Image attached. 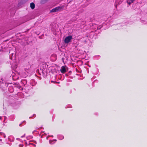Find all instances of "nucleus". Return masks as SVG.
Returning a JSON list of instances; mask_svg holds the SVG:
<instances>
[{"instance_id": "obj_16", "label": "nucleus", "mask_w": 147, "mask_h": 147, "mask_svg": "<svg viewBox=\"0 0 147 147\" xmlns=\"http://www.w3.org/2000/svg\"><path fill=\"white\" fill-rule=\"evenodd\" d=\"M54 77L55 78V79H56V76H55Z\"/></svg>"}, {"instance_id": "obj_15", "label": "nucleus", "mask_w": 147, "mask_h": 147, "mask_svg": "<svg viewBox=\"0 0 147 147\" xmlns=\"http://www.w3.org/2000/svg\"><path fill=\"white\" fill-rule=\"evenodd\" d=\"M51 142H52V141L49 140V142H50V144H51Z\"/></svg>"}, {"instance_id": "obj_24", "label": "nucleus", "mask_w": 147, "mask_h": 147, "mask_svg": "<svg viewBox=\"0 0 147 147\" xmlns=\"http://www.w3.org/2000/svg\"><path fill=\"white\" fill-rule=\"evenodd\" d=\"M12 88V87H11L10 88Z\"/></svg>"}, {"instance_id": "obj_10", "label": "nucleus", "mask_w": 147, "mask_h": 147, "mask_svg": "<svg viewBox=\"0 0 147 147\" xmlns=\"http://www.w3.org/2000/svg\"><path fill=\"white\" fill-rule=\"evenodd\" d=\"M33 145L34 146H35V145H34V144H32V143H28V145Z\"/></svg>"}, {"instance_id": "obj_8", "label": "nucleus", "mask_w": 147, "mask_h": 147, "mask_svg": "<svg viewBox=\"0 0 147 147\" xmlns=\"http://www.w3.org/2000/svg\"><path fill=\"white\" fill-rule=\"evenodd\" d=\"M134 1V0H127V2L128 4L130 5Z\"/></svg>"}, {"instance_id": "obj_23", "label": "nucleus", "mask_w": 147, "mask_h": 147, "mask_svg": "<svg viewBox=\"0 0 147 147\" xmlns=\"http://www.w3.org/2000/svg\"><path fill=\"white\" fill-rule=\"evenodd\" d=\"M52 136V137H53V136Z\"/></svg>"}, {"instance_id": "obj_17", "label": "nucleus", "mask_w": 147, "mask_h": 147, "mask_svg": "<svg viewBox=\"0 0 147 147\" xmlns=\"http://www.w3.org/2000/svg\"><path fill=\"white\" fill-rule=\"evenodd\" d=\"M44 1H45V0H42L41 1H42V2Z\"/></svg>"}, {"instance_id": "obj_1", "label": "nucleus", "mask_w": 147, "mask_h": 147, "mask_svg": "<svg viewBox=\"0 0 147 147\" xmlns=\"http://www.w3.org/2000/svg\"><path fill=\"white\" fill-rule=\"evenodd\" d=\"M72 39V36L70 35L66 37L64 40V42L65 43H68Z\"/></svg>"}, {"instance_id": "obj_14", "label": "nucleus", "mask_w": 147, "mask_h": 147, "mask_svg": "<svg viewBox=\"0 0 147 147\" xmlns=\"http://www.w3.org/2000/svg\"><path fill=\"white\" fill-rule=\"evenodd\" d=\"M24 70L26 72H27L28 69L27 68H25Z\"/></svg>"}, {"instance_id": "obj_13", "label": "nucleus", "mask_w": 147, "mask_h": 147, "mask_svg": "<svg viewBox=\"0 0 147 147\" xmlns=\"http://www.w3.org/2000/svg\"><path fill=\"white\" fill-rule=\"evenodd\" d=\"M101 27L99 26L98 27H97V29H100L101 28Z\"/></svg>"}, {"instance_id": "obj_6", "label": "nucleus", "mask_w": 147, "mask_h": 147, "mask_svg": "<svg viewBox=\"0 0 147 147\" xmlns=\"http://www.w3.org/2000/svg\"><path fill=\"white\" fill-rule=\"evenodd\" d=\"M30 84L32 86H34L36 84V83L34 80H32L30 81Z\"/></svg>"}, {"instance_id": "obj_2", "label": "nucleus", "mask_w": 147, "mask_h": 147, "mask_svg": "<svg viewBox=\"0 0 147 147\" xmlns=\"http://www.w3.org/2000/svg\"><path fill=\"white\" fill-rule=\"evenodd\" d=\"M68 70V68L66 66H62L61 68V73L64 74Z\"/></svg>"}, {"instance_id": "obj_21", "label": "nucleus", "mask_w": 147, "mask_h": 147, "mask_svg": "<svg viewBox=\"0 0 147 147\" xmlns=\"http://www.w3.org/2000/svg\"><path fill=\"white\" fill-rule=\"evenodd\" d=\"M54 141H56V140H54Z\"/></svg>"}, {"instance_id": "obj_19", "label": "nucleus", "mask_w": 147, "mask_h": 147, "mask_svg": "<svg viewBox=\"0 0 147 147\" xmlns=\"http://www.w3.org/2000/svg\"><path fill=\"white\" fill-rule=\"evenodd\" d=\"M5 136H4V137L5 138Z\"/></svg>"}, {"instance_id": "obj_4", "label": "nucleus", "mask_w": 147, "mask_h": 147, "mask_svg": "<svg viewBox=\"0 0 147 147\" xmlns=\"http://www.w3.org/2000/svg\"><path fill=\"white\" fill-rule=\"evenodd\" d=\"M62 7H56L54 8L51 11V12H56L59 11Z\"/></svg>"}, {"instance_id": "obj_25", "label": "nucleus", "mask_w": 147, "mask_h": 147, "mask_svg": "<svg viewBox=\"0 0 147 147\" xmlns=\"http://www.w3.org/2000/svg\"><path fill=\"white\" fill-rule=\"evenodd\" d=\"M1 81H0V83H1Z\"/></svg>"}, {"instance_id": "obj_5", "label": "nucleus", "mask_w": 147, "mask_h": 147, "mask_svg": "<svg viewBox=\"0 0 147 147\" xmlns=\"http://www.w3.org/2000/svg\"><path fill=\"white\" fill-rule=\"evenodd\" d=\"M27 0H21L20 2L18 4V6L19 7L22 5H23L25 3L27 2Z\"/></svg>"}, {"instance_id": "obj_22", "label": "nucleus", "mask_w": 147, "mask_h": 147, "mask_svg": "<svg viewBox=\"0 0 147 147\" xmlns=\"http://www.w3.org/2000/svg\"><path fill=\"white\" fill-rule=\"evenodd\" d=\"M20 125H21V124H20L19 125V126H20Z\"/></svg>"}, {"instance_id": "obj_12", "label": "nucleus", "mask_w": 147, "mask_h": 147, "mask_svg": "<svg viewBox=\"0 0 147 147\" xmlns=\"http://www.w3.org/2000/svg\"><path fill=\"white\" fill-rule=\"evenodd\" d=\"M51 82H52V83H53V82H56V83H59V82H54V81H52V80L51 81Z\"/></svg>"}, {"instance_id": "obj_11", "label": "nucleus", "mask_w": 147, "mask_h": 147, "mask_svg": "<svg viewBox=\"0 0 147 147\" xmlns=\"http://www.w3.org/2000/svg\"><path fill=\"white\" fill-rule=\"evenodd\" d=\"M32 136H30L29 137H28V138H32Z\"/></svg>"}, {"instance_id": "obj_20", "label": "nucleus", "mask_w": 147, "mask_h": 147, "mask_svg": "<svg viewBox=\"0 0 147 147\" xmlns=\"http://www.w3.org/2000/svg\"><path fill=\"white\" fill-rule=\"evenodd\" d=\"M1 80H2V81H3V80L2 79H1Z\"/></svg>"}, {"instance_id": "obj_9", "label": "nucleus", "mask_w": 147, "mask_h": 147, "mask_svg": "<svg viewBox=\"0 0 147 147\" xmlns=\"http://www.w3.org/2000/svg\"><path fill=\"white\" fill-rule=\"evenodd\" d=\"M58 138L60 140H62L64 138V137L62 135H60L58 136Z\"/></svg>"}, {"instance_id": "obj_3", "label": "nucleus", "mask_w": 147, "mask_h": 147, "mask_svg": "<svg viewBox=\"0 0 147 147\" xmlns=\"http://www.w3.org/2000/svg\"><path fill=\"white\" fill-rule=\"evenodd\" d=\"M46 65L45 64H43L40 67V69L42 71V73L43 74H45V71L46 68Z\"/></svg>"}, {"instance_id": "obj_18", "label": "nucleus", "mask_w": 147, "mask_h": 147, "mask_svg": "<svg viewBox=\"0 0 147 147\" xmlns=\"http://www.w3.org/2000/svg\"><path fill=\"white\" fill-rule=\"evenodd\" d=\"M24 135H25L24 136H22L21 137L22 138L23 137H24Z\"/></svg>"}, {"instance_id": "obj_7", "label": "nucleus", "mask_w": 147, "mask_h": 147, "mask_svg": "<svg viewBox=\"0 0 147 147\" xmlns=\"http://www.w3.org/2000/svg\"><path fill=\"white\" fill-rule=\"evenodd\" d=\"M35 7V5L34 3L32 2L30 4V7L32 9H34Z\"/></svg>"}]
</instances>
